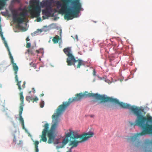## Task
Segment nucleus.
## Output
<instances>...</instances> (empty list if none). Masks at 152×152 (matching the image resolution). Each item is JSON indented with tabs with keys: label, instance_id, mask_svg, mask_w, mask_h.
<instances>
[{
	"label": "nucleus",
	"instance_id": "1",
	"mask_svg": "<svg viewBox=\"0 0 152 152\" xmlns=\"http://www.w3.org/2000/svg\"><path fill=\"white\" fill-rule=\"evenodd\" d=\"M93 97L96 99L100 100V103L103 102H109L117 105L120 107L124 108V103L123 102H120L119 100L116 98H113L112 97H106L104 95H101L96 93H88V92L82 93L77 94L72 99L69 98L68 102H64L62 104L59 106L57 109L56 113L54 114L52 116L53 118H58L62 113L65 109L69 106L70 103L74 101H78L81 100L83 98L88 97Z\"/></svg>",
	"mask_w": 152,
	"mask_h": 152
},
{
	"label": "nucleus",
	"instance_id": "2",
	"mask_svg": "<svg viewBox=\"0 0 152 152\" xmlns=\"http://www.w3.org/2000/svg\"><path fill=\"white\" fill-rule=\"evenodd\" d=\"M63 2L59 1L56 2L57 8L59 9L58 12L64 14V18L67 20H72L76 17L82 10V4L79 0H61Z\"/></svg>",
	"mask_w": 152,
	"mask_h": 152
},
{
	"label": "nucleus",
	"instance_id": "3",
	"mask_svg": "<svg viewBox=\"0 0 152 152\" xmlns=\"http://www.w3.org/2000/svg\"><path fill=\"white\" fill-rule=\"evenodd\" d=\"M65 133V137L63 140L62 143L64 145L66 144L69 142L68 138L73 140L79 139V140H73L70 142L69 145L72 146L69 150L66 152H72V149L74 147L77 146L79 143L85 142L88 140V139L92 137L94 133L92 132H88L82 134H79L77 131H74L71 129H69L66 131Z\"/></svg>",
	"mask_w": 152,
	"mask_h": 152
},
{
	"label": "nucleus",
	"instance_id": "4",
	"mask_svg": "<svg viewBox=\"0 0 152 152\" xmlns=\"http://www.w3.org/2000/svg\"><path fill=\"white\" fill-rule=\"evenodd\" d=\"M124 108L130 109L136 116L137 118L136 120V125L138 126H143V124L145 121H152L151 117L149 116H147V117H145L142 115L143 110L138 107L136 106H131L129 104L124 103Z\"/></svg>",
	"mask_w": 152,
	"mask_h": 152
},
{
	"label": "nucleus",
	"instance_id": "5",
	"mask_svg": "<svg viewBox=\"0 0 152 152\" xmlns=\"http://www.w3.org/2000/svg\"><path fill=\"white\" fill-rule=\"evenodd\" d=\"M57 126L58 123L57 121H56L52 125L50 129L48 130L49 124L48 123L45 124L44 126V129L42 131L41 140L44 142L47 141V138L46 137V135L47 133V135L48 137V142L49 144H50L53 142L57 132L56 131Z\"/></svg>",
	"mask_w": 152,
	"mask_h": 152
},
{
	"label": "nucleus",
	"instance_id": "6",
	"mask_svg": "<svg viewBox=\"0 0 152 152\" xmlns=\"http://www.w3.org/2000/svg\"><path fill=\"white\" fill-rule=\"evenodd\" d=\"M63 51L68 57L66 62L68 66L73 65L75 67L79 68L81 66L85 65L84 62L83 61L80 59L76 60L72 54L70 48L67 47L65 48Z\"/></svg>",
	"mask_w": 152,
	"mask_h": 152
},
{
	"label": "nucleus",
	"instance_id": "7",
	"mask_svg": "<svg viewBox=\"0 0 152 152\" xmlns=\"http://www.w3.org/2000/svg\"><path fill=\"white\" fill-rule=\"evenodd\" d=\"M147 116H149L151 117L152 121H145L143 124V126H144L143 127L139 126L142 128L143 130L141 132L137 133L135 134L134 136L131 137L130 139L132 141H134L137 140L138 138L137 137L139 136L152 134V124H148V123L152 122V117L148 115H147L146 117H147Z\"/></svg>",
	"mask_w": 152,
	"mask_h": 152
},
{
	"label": "nucleus",
	"instance_id": "8",
	"mask_svg": "<svg viewBox=\"0 0 152 152\" xmlns=\"http://www.w3.org/2000/svg\"><path fill=\"white\" fill-rule=\"evenodd\" d=\"M1 18L0 17V34L2 40L4 41V43L9 53V55L11 60V63L12 64L13 69L14 71L15 75V79L18 80V75H17V72L18 70V68L17 65L16 64L14 63V59L13 56L10 51L9 48L7 45V44L5 38L4 37L3 34V32H2L1 26Z\"/></svg>",
	"mask_w": 152,
	"mask_h": 152
},
{
	"label": "nucleus",
	"instance_id": "9",
	"mask_svg": "<svg viewBox=\"0 0 152 152\" xmlns=\"http://www.w3.org/2000/svg\"><path fill=\"white\" fill-rule=\"evenodd\" d=\"M32 5L31 7V9L29 11L31 15L34 17L37 18V21L40 22L42 19L39 17L41 12V8L39 5V0H32Z\"/></svg>",
	"mask_w": 152,
	"mask_h": 152
},
{
	"label": "nucleus",
	"instance_id": "10",
	"mask_svg": "<svg viewBox=\"0 0 152 152\" xmlns=\"http://www.w3.org/2000/svg\"><path fill=\"white\" fill-rule=\"evenodd\" d=\"M27 15V12L26 10L24 9V10L19 13V17H17L18 15L16 13H14L13 15V20L14 23H17L18 24L22 23L25 20ZM18 28H21V26L19 24L16 26Z\"/></svg>",
	"mask_w": 152,
	"mask_h": 152
},
{
	"label": "nucleus",
	"instance_id": "11",
	"mask_svg": "<svg viewBox=\"0 0 152 152\" xmlns=\"http://www.w3.org/2000/svg\"><path fill=\"white\" fill-rule=\"evenodd\" d=\"M20 99L21 101L20 106V110L19 112V120L21 123L23 129H24V121L23 119L22 116V114L23 110V102H24V97L23 95V92H21L20 93Z\"/></svg>",
	"mask_w": 152,
	"mask_h": 152
},
{
	"label": "nucleus",
	"instance_id": "12",
	"mask_svg": "<svg viewBox=\"0 0 152 152\" xmlns=\"http://www.w3.org/2000/svg\"><path fill=\"white\" fill-rule=\"evenodd\" d=\"M42 14L45 15L46 16H42L43 19H45L46 18L48 17L50 15V13L48 9L46 8L45 10H42Z\"/></svg>",
	"mask_w": 152,
	"mask_h": 152
},
{
	"label": "nucleus",
	"instance_id": "13",
	"mask_svg": "<svg viewBox=\"0 0 152 152\" xmlns=\"http://www.w3.org/2000/svg\"><path fill=\"white\" fill-rule=\"evenodd\" d=\"M61 39V37H60L56 35L53 37L52 41L54 43H57L58 42L59 40H60Z\"/></svg>",
	"mask_w": 152,
	"mask_h": 152
},
{
	"label": "nucleus",
	"instance_id": "14",
	"mask_svg": "<svg viewBox=\"0 0 152 152\" xmlns=\"http://www.w3.org/2000/svg\"><path fill=\"white\" fill-rule=\"evenodd\" d=\"M39 142L38 141H35L34 142L35 145V152H39V149L38 148V145Z\"/></svg>",
	"mask_w": 152,
	"mask_h": 152
},
{
	"label": "nucleus",
	"instance_id": "15",
	"mask_svg": "<svg viewBox=\"0 0 152 152\" xmlns=\"http://www.w3.org/2000/svg\"><path fill=\"white\" fill-rule=\"evenodd\" d=\"M27 51L29 54L33 55H34V52L35 51L34 50L33 48H31L30 49H28Z\"/></svg>",
	"mask_w": 152,
	"mask_h": 152
},
{
	"label": "nucleus",
	"instance_id": "16",
	"mask_svg": "<svg viewBox=\"0 0 152 152\" xmlns=\"http://www.w3.org/2000/svg\"><path fill=\"white\" fill-rule=\"evenodd\" d=\"M32 97L30 96H27L26 97V100L29 102H30V101H32Z\"/></svg>",
	"mask_w": 152,
	"mask_h": 152
},
{
	"label": "nucleus",
	"instance_id": "17",
	"mask_svg": "<svg viewBox=\"0 0 152 152\" xmlns=\"http://www.w3.org/2000/svg\"><path fill=\"white\" fill-rule=\"evenodd\" d=\"M41 107L42 108L44 107V101H42L39 104Z\"/></svg>",
	"mask_w": 152,
	"mask_h": 152
},
{
	"label": "nucleus",
	"instance_id": "18",
	"mask_svg": "<svg viewBox=\"0 0 152 152\" xmlns=\"http://www.w3.org/2000/svg\"><path fill=\"white\" fill-rule=\"evenodd\" d=\"M32 102H34L35 101H37L38 100V99L37 98V97H36L35 98H33L32 97Z\"/></svg>",
	"mask_w": 152,
	"mask_h": 152
},
{
	"label": "nucleus",
	"instance_id": "19",
	"mask_svg": "<svg viewBox=\"0 0 152 152\" xmlns=\"http://www.w3.org/2000/svg\"><path fill=\"white\" fill-rule=\"evenodd\" d=\"M15 2H17L18 3H19L20 2V0H12L11 1L12 3H14Z\"/></svg>",
	"mask_w": 152,
	"mask_h": 152
},
{
	"label": "nucleus",
	"instance_id": "20",
	"mask_svg": "<svg viewBox=\"0 0 152 152\" xmlns=\"http://www.w3.org/2000/svg\"><path fill=\"white\" fill-rule=\"evenodd\" d=\"M31 47V44L30 43H27L26 47L27 48H29Z\"/></svg>",
	"mask_w": 152,
	"mask_h": 152
},
{
	"label": "nucleus",
	"instance_id": "21",
	"mask_svg": "<svg viewBox=\"0 0 152 152\" xmlns=\"http://www.w3.org/2000/svg\"><path fill=\"white\" fill-rule=\"evenodd\" d=\"M13 142L15 143L16 142V139L15 135L14 136V139L13 140Z\"/></svg>",
	"mask_w": 152,
	"mask_h": 152
},
{
	"label": "nucleus",
	"instance_id": "22",
	"mask_svg": "<svg viewBox=\"0 0 152 152\" xmlns=\"http://www.w3.org/2000/svg\"><path fill=\"white\" fill-rule=\"evenodd\" d=\"M58 32L59 33L60 35V36H61V32H62L61 30H60L59 31H58Z\"/></svg>",
	"mask_w": 152,
	"mask_h": 152
},
{
	"label": "nucleus",
	"instance_id": "23",
	"mask_svg": "<svg viewBox=\"0 0 152 152\" xmlns=\"http://www.w3.org/2000/svg\"><path fill=\"white\" fill-rule=\"evenodd\" d=\"M30 65L31 66H34V64H33V62H31L30 64Z\"/></svg>",
	"mask_w": 152,
	"mask_h": 152
},
{
	"label": "nucleus",
	"instance_id": "24",
	"mask_svg": "<svg viewBox=\"0 0 152 152\" xmlns=\"http://www.w3.org/2000/svg\"><path fill=\"white\" fill-rule=\"evenodd\" d=\"M30 40V39H29L28 37H27L26 39V41H29Z\"/></svg>",
	"mask_w": 152,
	"mask_h": 152
},
{
	"label": "nucleus",
	"instance_id": "25",
	"mask_svg": "<svg viewBox=\"0 0 152 152\" xmlns=\"http://www.w3.org/2000/svg\"><path fill=\"white\" fill-rule=\"evenodd\" d=\"M37 53H39V50H36L35 51Z\"/></svg>",
	"mask_w": 152,
	"mask_h": 152
},
{
	"label": "nucleus",
	"instance_id": "26",
	"mask_svg": "<svg viewBox=\"0 0 152 152\" xmlns=\"http://www.w3.org/2000/svg\"><path fill=\"white\" fill-rule=\"evenodd\" d=\"M44 95V94L43 93H42V94H41L40 95V96H43Z\"/></svg>",
	"mask_w": 152,
	"mask_h": 152
},
{
	"label": "nucleus",
	"instance_id": "27",
	"mask_svg": "<svg viewBox=\"0 0 152 152\" xmlns=\"http://www.w3.org/2000/svg\"><path fill=\"white\" fill-rule=\"evenodd\" d=\"M32 89L33 90H34V93H35V90L34 89V88H32Z\"/></svg>",
	"mask_w": 152,
	"mask_h": 152
},
{
	"label": "nucleus",
	"instance_id": "28",
	"mask_svg": "<svg viewBox=\"0 0 152 152\" xmlns=\"http://www.w3.org/2000/svg\"><path fill=\"white\" fill-rule=\"evenodd\" d=\"M92 115H91V117H92Z\"/></svg>",
	"mask_w": 152,
	"mask_h": 152
}]
</instances>
